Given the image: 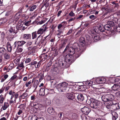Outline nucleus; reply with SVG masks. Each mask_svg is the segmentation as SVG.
Segmentation results:
<instances>
[{
  "label": "nucleus",
  "mask_w": 120,
  "mask_h": 120,
  "mask_svg": "<svg viewBox=\"0 0 120 120\" xmlns=\"http://www.w3.org/2000/svg\"><path fill=\"white\" fill-rule=\"evenodd\" d=\"M79 41V45L78 44L75 43L74 44L75 45L74 46V47L69 48L68 51V52L70 53V54H68L65 56H64V57L62 58V61H60V64H62V68H66L68 67V66L67 64V62H71L73 61V57L72 55L75 52L77 55H78V56H75L76 57H78L80 56L82 51H81V49L82 48L81 47L84 46L86 44L84 39L83 38H81Z\"/></svg>",
  "instance_id": "obj_1"
},
{
  "label": "nucleus",
  "mask_w": 120,
  "mask_h": 120,
  "mask_svg": "<svg viewBox=\"0 0 120 120\" xmlns=\"http://www.w3.org/2000/svg\"><path fill=\"white\" fill-rule=\"evenodd\" d=\"M90 107L93 110L98 109L99 108L100 102L94 99L91 98Z\"/></svg>",
  "instance_id": "obj_2"
},
{
  "label": "nucleus",
  "mask_w": 120,
  "mask_h": 120,
  "mask_svg": "<svg viewBox=\"0 0 120 120\" xmlns=\"http://www.w3.org/2000/svg\"><path fill=\"white\" fill-rule=\"evenodd\" d=\"M106 107L108 111H110L113 110V109H119V107L118 104L117 103L115 104L112 103L111 104L108 103L106 105Z\"/></svg>",
  "instance_id": "obj_3"
},
{
  "label": "nucleus",
  "mask_w": 120,
  "mask_h": 120,
  "mask_svg": "<svg viewBox=\"0 0 120 120\" xmlns=\"http://www.w3.org/2000/svg\"><path fill=\"white\" fill-rule=\"evenodd\" d=\"M44 42V40L43 39V36L41 35H39L37 38L34 41V44L35 45H39L41 44Z\"/></svg>",
  "instance_id": "obj_4"
},
{
  "label": "nucleus",
  "mask_w": 120,
  "mask_h": 120,
  "mask_svg": "<svg viewBox=\"0 0 120 120\" xmlns=\"http://www.w3.org/2000/svg\"><path fill=\"white\" fill-rule=\"evenodd\" d=\"M17 27H11L8 30L9 34L13 36L15 35L17 33Z\"/></svg>",
  "instance_id": "obj_5"
},
{
  "label": "nucleus",
  "mask_w": 120,
  "mask_h": 120,
  "mask_svg": "<svg viewBox=\"0 0 120 120\" xmlns=\"http://www.w3.org/2000/svg\"><path fill=\"white\" fill-rule=\"evenodd\" d=\"M90 110L87 107H84L81 109V111L83 113L86 115H88L90 111Z\"/></svg>",
  "instance_id": "obj_6"
},
{
  "label": "nucleus",
  "mask_w": 120,
  "mask_h": 120,
  "mask_svg": "<svg viewBox=\"0 0 120 120\" xmlns=\"http://www.w3.org/2000/svg\"><path fill=\"white\" fill-rule=\"evenodd\" d=\"M102 9L105 10V12L104 14V15L105 16L109 14V13L110 11H112L111 10L110 8L109 7L106 8L105 7H104L102 8Z\"/></svg>",
  "instance_id": "obj_7"
},
{
  "label": "nucleus",
  "mask_w": 120,
  "mask_h": 120,
  "mask_svg": "<svg viewBox=\"0 0 120 120\" xmlns=\"http://www.w3.org/2000/svg\"><path fill=\"white\" fill-rule=\"evenodd\" d=\"M95 81L96 82H105L106 81V79L104 77H98L96 79Z\"/></svg>",
  "instance_id": "obj_8"
},
{
  "label": "nucleus",
  "mask_w": 120,
  "mask_h": 120,
  "mask_svg": "<svg viewBox=\"0 0 120 120\" xmlns=\"http://www.w3.org/2000/svg\"><path fill=\"white\" fill-rule=\"evenodd\" d=\"M66 96L68 99L72 100L74 101L75 100V96L72 94L67 93L66 94Z\"/></svg>",
  "instance_id": "obj_9"
},
{
  "label": "nucleus",
  "mask_w": 120,
  "mask_h": 120,
  "mask_svg": "<svg viewBox=\"0 0 120 120\" xmlns=\"http://www.w3.org/2000/svg\"><path fill=\"white\" fill-rule=\"evenodd\" d=\"M120 87V85H119L118 83L114 84V85L112 87V90H117Z\"/></svg>",
  "instance_id": "obj_10"
},
{
  "label": "nucleus",
  "mask_w": 120,
  "mask_h": 120,
  "mask_svg": "<svg viewBox=\"0 0 120 120\" xmlns=\"http://www.w3.org/2000/svg\"><path fill=\"white\" fill-rule=\"evenodd\" d=\"M17 43L18 47H22L26 42L23 41H16Z\"/></svg>",
  "instance_id": "obj_11"
},
{
  "label": "nucleus",
  "mask_w": 120,
  "mask_h": 120,
  "mask_svg": "<svg viewBox=\"0 0 120 120\" xmlns=\"http://www.w3.org/2000/svg\"><path fill=\"white\" fill-rule=\"evenodd\" d=\"M112 119L113 120H115L118 117V115L116 112H112Z\"/></svg>",
  "instance_id": "obj_12"
},
{
  "label": "nucleus",
  "mask_w": 120,
  "mask_h": 120,
  "mask_svg": "<svg viewBox=\"0 0 120 120\" xmlns=\"http://www.w3.org/2000/svg\"><path fill=\"white\" fill-rule=\"evenodd\" d=\"M45 89L44 88H41L39 91V95L41 96H43L45 94Z\"/></svg>",
  "instance_id": "obj_13"
},
{
  "label": "nucleus",
  "mask_w": 120,
  "mask_h": 120,
  "mask_svg": "<svg viewBox=\"0 0 120 120\" xmlns=\"http://www.w3.org/2000/svg\"><path fill=\"white\" fill-rule=\"evenodd\" d=\"M107 96L108 101H112L114 99V96L112 95L111 94H108Z\"/></svg>",
  "instance_id": "obj_14"
},
{
  "label": "nucleus",
  "mask_w": 120,
  "mask_h": 120,
  "mask_svg": "<svg viewBox=\"0 0 120 120\" xmlns=\"http://www.w3.org/2000/svg\"><path fill=\"white\" fill-rule=\"evenodd\" d=\"M60 67L58 68L57 67H54L53 69V72H55L56 73H55V74H57L60 73Z\"/></svg>",
  "instance_id": "obj_15"
},
{
  "label": "nucleus",
  "mask_w": 120,
  "mask_h": 120,
  "mask_svg": "<svg viewBox=\"0 0 120 120\" xmlns=\"http://www.w3.org/2000/svg\"><path fill=\"white\" fill-rule=\"evenodd\" d=\"M17 76L16 75H14L12 77H11V79L9 80L10 81L9 82H15L16 80V78Z\"/></svg>",
  "instance_id": "obj_16"
},
{
  "label": "nucleus",
  "mask_w": 120,
  "mask_h": 120,
  "mask_svg": "<svg viewBox=\"0 0 120 120\" xmlns=\"http://www.w3.org/2000/svg\"><path fill=\"white\" fill-rule=\"evenodd\" d=\"M23 37L25 39H29L31 38V35L30 34H25L23 35Z\"/></svg>",
  "instance_id": "obj_17"
},
{
  "label": "nucleus",
  "mask_w": 120,
  "mask_h": 120,
  "mask_svg": "<svg viewBox=\"0 0 120 120\" xmlns=\"http://www.w3.org/2000/svg\"><path fill=\"white\" fill-rule=\"evenodd\" d=\"M9 106V104L8 102H5L2 108L3 109V110H5Z\"/></svg>",
  "instance_id": "obj_18"
},
{
  "label": "nucleus",
  "mask_w": 120,
  "mask_h": 120,
  "mask_svg": "<svg viewBox=\"0 0 120 120\" xmlns=\"http://www.w3.org/2000/svg\"><path fill=\"white\" fill-rule=\"evenodd\" d=\"M77 99L78 100L80 101H82L84 100V97L82 94H79L77 97Z\"/></svg>",
  "instance_id": "obj_19"
},
{
  "label": "nucleus",
  "mask_w": 120,
  "mask_h": 120,
  "mask_svg": "<svg viewBox=\"0 0 120 120\" xmlns=\"http://www.w3.org/2000/svg\"><path fill=\"white\" fill-rule=\"evenodd\" d=\"M37 77L38 78L39 82H41V81L44 78L43 74H39L38 76Z\"/></svg>",
  "instance_id": "obj_20"
},
{
  "label": "nucleus",
  "mask_w": 120,
  "mask_h": 120,
  "mask_svg": "<svg viewBox=\"0 0 120 120\" xmlns=\"http://www.w3.org/2000/svg\"><path fill=\"white\" fill-rule=\"evenodd\" d=\"M101 99L102 101H104L105 102L108 101L107 94L102 96L101 97Z\"/></svg>",
  "instance_id": "obj_21"
},
{
  "label": "nucleus",
  "mask_w": 120,
  "mask_h": 120,
  "mask_svg": "<svg viewBox=\"0 0 120 120\" xmlns=\"http://www.w3.org/2000/svg\"><path fill=\"white\" fill-rule=\"evenodd\" d=\"M37 33L38 34H43L45 33L42 27L38 30Z\"/></svg>",
  "instance_id": "obj_22"
},
{
  "label": "nucleus",
  "mask_w": 120,
  "mask_h": 120,
  "mask_svg": "<svg viewBox=\"0 0 120 120\" xmlns=\"http://www.w3.org/2000/svg\"><path fill=\"white\" fill-rule=\"evenodd\" d=\"M7 47L8 51L9 52L11 51L12 48L11 45L10 43L8 42L7 45Z\"/></svg>",
  "instance_id": "obj_23"
},
{
  "label": "nucleus",
  "mask_w": 120,
  "mask_h": 120,
  "mask_svg": "<svg viewBox=\"0 0 120 120\" xmlns=\"http://www.w3.org/2000/svg\"><path fill=\"white\" fill-rule=\"evenodd\" d=\"M105 30H110L111 29V27L108 24L104 26Z\"/></svg>",
  "instance_id": "obj_24"
},
{
  "label": "nucleus",
  "mask_w": 120,
  "mask_h": 120,
  "mask_svg": "<svg viewBox=\"0 0 120 120\" xmlns=\"http://www.w3.org/2000/svg\"><path fill=\"white\" fill-rule=\"evenodd\" d=\"M98 30L99 31V33L100 32H103L104 31L105 29L104 28V26L103 27L102 25H100L98 27Z\"/></svg>",
  "instance_id": "obj_25"
},
{
  "label": "nucleus",
  "mask_w": 120,
  "mask_h": 120,
  "mask_svg": "<svg viewBox=\"0 0 120 120\" xmlns=\"http://www.w3.org/2000/svg\"><path fill=\"white\" fill-rule=\"evenodd\" d=\"M67 83V84H66V85L67 84V85L69 86V88H74V87H75L76 86V84H73V83Z\"/></svg>",
  "instance_id": "obj_26"
},
{
  "label": "nucleus",
  "mask_w": 120,
  "mask_h": 120,
  "mask_svg": "<svg viewBox=\"0 0 120 120\" xmlns=\"http://www.w3.org/2000/svg\"><path fill=\"white\" fill-rule=\"evenodd\" d=\"M93 30L95 32V33H99V31L98 30V27L97 26H95L93 28Z\"/></svg>",
  "instance_id": "obj_27"
},
{
  "label": "nucleus",
  "mask_w": 120,
  "mask_h": 120,
  "mask_svg": "<svg viewBox=\"0 0 120 120\" xmlns=\"http://www.w3.org/2000/svg\"><path fill=\"white\" fill-rule=\"evenodd\" d=\"M26 107V104H23L20 105L18 107V108H19L20 109L22 110L24 109Z\"/></svg>",
  "instance_id": "obj_28"
},
{
  "label": "nucleus",
  "mask_w": 120,
  "mask_h": 120,
  "mask_svg": "<svg viewBox=\"0 0 120 120\" xmlns=\"http://www.w3.org/2000/svg\"><path fill=\"white\" fill-rule=\"evenodd\" d=\"M32 39H34L37 38V35L36 31H35L32 33Z\"/></svg>",
  "instance_id": "obj_29"
},
{
  "label": "nucleus",
  "mask_w": 120,
  "mask_h": 120,
  "mask_svg": "<svg viewBox=\"0 0 120 120\" xmlns=\"http://www.w3.org/2000/svg\"><path fill=\"white\" fill-rule=\"evenodd\" d=\"M58 28L59 29L56 32V34L57 35L58 38H59V36L60 34V31L59 29L60 28V24H59L58 26Z\"/></svg>",
  "instance_id": "obj_30"
},
{
  "label": "nucleus",
  "mask_w": 120,
  "mask_h": 120,
  "mask_svg": "<svg viewBox=\"0 0 120 120\" xmlns=\"http://www.w3.org/2000/svg\"><path fill=\"white\" fill-rule=\"evenodd\" d=\"M47 111L49 113L51 114L53 111V109L52 107H49L48 108Z\"/></svg>",
  "instance_id": "obj_31"
},
{
  "label": "nucleus",
  "mask_w": 120,
  "mask_h": 120,
  "mask_svg": "<svg viewBox=\"0 0 120 120\" xmlns=\"http://www.w3.org/2000/svg\"><path fill=\"white\" fill-rule=\"evenodd\" d=\"M36 109H41L42 108V105L40 104H38L36 105Z\"/></svg>",
  "instance_id": "obj_32"
},
{
  "label": "nucleus",
  "mask_w": 120,
  "mask_h": 120,
  "mask_svg": "<svg viewBox=\"0 0 120 120\" xmlns=\"http://www.w3.org/2000/svg\"><path fill=\"white\" fill-rule=\"evenodd\" d=\"M4 96L2 94L0 96V103L1 104L3 102V101L4 99Z\"/></svg>",
  "instance_id": "obj_33"
},
{
  "label": "nucleus",
  "mask_w": 120,
  "mask_h": 120,
  "mask_svg": "<svg viewBox=\"0 0 120 120\" xmlns=\"http://www.w3.org/2000/svg\"><path fill=\"white\" fill-rule=\"evenodd\" d=\"M20 47L17 46L16 49H17V52H22L23 50L22 48Z\"/></svg>",
  "instance_id": "obj_34"
},
{
  "label": "nucleus",
  "mask_w": 120,
  "mask_h": 120,
  "mask_svg": "<svg viewBox=\"0 0 120 120\" xmlns=\"http://www.w3.org/2000/svg\"><path fill=\"white\" fill-rule=\"evenodd\" d=\"M14 64L13 63H11L8 67V71H9L12 69L14 67Z\"/></svg>",
  "instance_id": "obj_35"
},
{
  "label": "nucleus",
  "mask_w": 120,
  "mask_h": 120,
  "mask_svg": "<svg viewBox=\"0 0 120 120\" xmlns=\"http://www.w3.org/2000/svg\"><path fill=\"white\" fill-rule=\"evenodd\" d=\"M6 51L5 48L3 47L0 48V53H4Z\"/></svg>",
  "instance_id": "obj_36"
},
{
  "label": "nucleus",
  "mask_w": 120,
  "mask_h": 120,
  "mask_svg": "<svg viewBox=\"0 0 120 120\" xmlns=\"http://www.w3.org/2000/svg\"><path fill=\"white\" fill-rule=\"evenodd\" d=\"M100 39L99 36L97 35L94 36V40L95 41H97L99 40Z\"/></svg>",
  "instance_id": "obj_37"
},
{
  "label": "nucleus",
  "mask_w": 120,
  "mask_h": 120,
  "mask_svg": "<svg viewBox=\"0 0 120 120\" xmlns=\"http://www.w3.org/2000/svg\"><path fill=\"white\" fill-rule=\"evenodd\" d=\"M45 22V20H41V21L37 22V25H41L44 23Z\"/></svg>",
  "instance_id": "obj_38"
},
{
  "label": "nucleus",
  "mask_w": 120,
  "mask_h": 120,
  "mask_svg": "<svg viewBox=\"0 0 120 120\" xmlns=\"http://www.w3.org/2000/svg\"><path fill=\"white\" fill-rule=\"evenodd\" d=\"M47 23L46 24H45L44 25H43L42 27L43 28V30L44 32V33L45 32L47 31V30L48 29V27H47L46 26V25H47Z\"/></svg>",
  "instance_id": "obj_39"
},
{
  "label": "nucleus",
  "mask_w": 120,
  "mask_h": 120,
  "mask_svg": "<svg viewBox=\"0 0 120 120\" xmlns=\"http://www.w3.org/2000/svg\"><path fill=\"white\" fill-rule=\"evenodd\" d=\"M37 7L36 5H34L32 6L29 9L30 11H33Z\"/></svg>",
  "instance_id": "obj_40"
},
{
  "label": "nucleus",
  "mask_w": 120,
  "mask_h": 120,
  "mask_svg": "<svg viewBox=\"0 0 120 120\" xmlns=\"http://www.w3.org/2000/svg\"><path fill=\"white\" fill-rule=\"evenodd\" d=\"M107 24L110 25L111 27L113 26L114 25L113 22L110 21H108L107 22Z\"/></svg>",
  "instance_id": "obj_41"
},
{
  "label": "nucleus",
  "mask_w": 120,
  "mask_h": 120,
  "mask_svg": "<svg viewBox=\"0 0 120 120\" xmlns=\"http://www.w3.org/2000/svg\"><path fill=\"white\" fill-rule=\"evenodd\" d=\"M41 63V60H40L39 62H37V64H38L37 65L36 64H35V66L36 68H39Z\"/></svg>",
  "instance_id": "obj_42"
},
{
  "label": "nucleus",
  "mask_w": 120,
  "mask_h": 120,
  "mask_svg": "<svg viewBox=\"0 0 120 120\" xmlns=\"http://www.w3.org/2000/svg\"><path fill=\"white\" fill-rule=\"evenodd\" d=\"M28 95L27 94L25 93L23 94L21 96V97L22 99H24Z\"/></svg>",
  "instance_id": "obj_43"
},
{
  "label": "nucleus",
  "mask_w": 120,
  "mask_h": 120,
  "mask_svg": "<svg viewBox=\"0 0 120 120\" xmlns=\"http://www.w3.org/2000/svg\"><path fill=\"white\" fill-rule=\"evenodd\" d=\"M91 98L90 100H87L86 101V104L88 105H89L90 107V105L91 102Z\"/></svg>",
  "instance_id": "obj_44"
},
{
  "label": "nucleus",
  "mask_w": 120,
  "mask_h": 120,
  "mask_svg": "<svg viewBox=\"0 0 120 120\" xmlns=\"http://www.w3.org/2000/svg\"><path fill=\"white\" fill-rule=\"evenodd\" d=\"M4 58L6 59H8L9 58L10 56L7 53H5L4 55Z\"/></svg>",
  "instance_id": "obj_45"
},
{
  "label": "nucleus",
  "mask_w": 120,
  "mask_h": 120,
  "mask_svg": "<svg viewBox=\"0 0 120 120\" xmlns=\"http://www.w3.org/2000/svg\"><path fill=\"white\" fill-rule=\"evenodd\" d=\"M31 20H30L29 21H27L26 22L24 23V25L26 26H29L31 24Z\"/></svg>",
  "instance_id": "obj_46"
},
{
  "label": "nucleus",
  "mask_w": 120,
  "mask_h": 120,
  "mask_svg": "<svg viewBox=\"0 0 120 120\" xmlns=\"http://www.w3.org/2000/svg\"><path fill=\"white\" fill-rule=\"evenodd\" d=\"M34 41H28L26 43V45L27 46H29L31 45L32 43H34Z\"/></svg>",
  "instance_id": "obj_47"
},
{
  "label": "nucleus",
  "mask_w": 120,
  "mask_h": 120,
  "mask_svg": "<svg viewBox=\"0 0 120 120\" xmlns=\"http://www.w3.org/2000/svg\"><path fill=\"white\" fill-rule=\"evenodd\" d=\"M116 15L118 16L120 15V10L117 11L116 13H114L113 14V16H115Z\"/></svg>",
  "instance_id": "obj_48"
},
{
  "label": "nucleus",
  "mask_w": 120,
  "mask_h": 120,
  "mask_svg": "<svg viewBox=\"0 0 120 120\" xmlns=\"http://www.w3.org/2000/svg\"><path fill=\"white\" fill-rule=\"evenodd\" d=\"M37 62L36 61H34L31 62V63L29 64V65L30 66H32L33 65H35V64H37Z\"/></svg>",
  "instance_id": "obj_49"
},
{
  "label": "nucleus",
  "mask_w": 120,
  "mask_h": 120,
  "mask_svg": "<svg viewBox=\"0 0 120 120\" xmlns=\"http://www.w3.org/2000/svg\"><path fill=\"white\" fill-rule=\"evenodd\" d=\"M37 117L36 116L34 115L31 118V120H37Z\"/></svg>",
  "instance_id": "obj_50"
},
{
  "label": "nucleus",
  "mask_w": 120,
  "mask_h": 120,
  "mask_svg": "<svg viewBox=\"0 0 120 120\" xmlns=\"http://www.w3.org/2000/svg\"><path fill=\"white\" fill-rule=\"evenodd\" d=\"M38 84L37 83H34L33 85V86L34 88V90H35L37 88L38 86Z\"/></svg>",
  "instance_id": "obj_51"
},
{
  "label": "nucleus",
  "mask_w": 120,
  "mask_h": 120,
  "mask_svg": "<svg viewBox=\"0 0 120 120\" xmlns=\"http://www.w3.org/2000/svg\"><path fill=\"white\" fill-rule=\"evenodd\" d=\"M115 82H120V78H116L115 80Z\"/></svg>",
  "instance_id": "obj_52"
},
{
  "label": "nucleus",
  "mask_w": 120,
  "mask_h": 120,
  "mask_svg": "<svg viewBox=\"0 0 120 120\" xmlns=\"http://www.w3.org/2000/svg\"><path fill=\"white\" fill-rule=\"evenodd\" d=\"M60 64L59 62L56 63L55 64L54 67H57L58 68L60 67Z\"/></svg>",
  "instance_id": "obj_53"
},
{
  "label": "nucleus",
  "mask_w": 120,
  "mask_h": 120,
  "mask_svg": "<svg viewBox=\"0 0 120 120\" xmlns=\"http://www.w3.org/2000/svg\"><path fill=\"white\" fill-rule=\"evenodd\" d=\"M17 44V43L16 41H15L12 46V47L13 49H15V48L16 47Z\"/></svg>",
  "instance_id": "obj_54"
},
{
  "label": "nucleus",
  "mask_w": 120,
  "mask_h": 120,
  "mask_svg": "<svg viewBox=\"0 0 120 120\" xmlns=\"http://www.w3.org/2000/svg\"><path fill=\"white\" fill-rule=\"evenodd\" d=\"M60 83L58 84L57 86H56V88L57 90L58 91H59L60 90Z\"/></svg>",
  "instance_id": "obj_55"
},
{
  "label": "nucleus",
  "mask_w": 120,
  "mask_h": 120,
  "mask_svg": "<svg viewBox=\"0 0 120 120\" xmlns=\"http://www.w3.org/2000/svg\"><path fill=\"white\" fill-rule=\"evenodd\" d=\"M23 112L22 110L21 109H19L18 112L17 114L18 115H20Z\"/></svg>",
  "instance_id": "obj_56"
},
{
  "label": "nucleus",
  "mask_w": 120,
  "mask_h": 120,
  "mask_svg": "<svg viewBox=\"0 0 120 120\" xmlns=\"http://www.w3.org/2000/svg\"><path fill=\"white\" fill-rule=\"evenodd\" d=\"M16 94V93L15 92H13V93L11 94L12 96L11 97V99L12 100L13 98L14 97L15 95Z\"/></svg>",
  "instance_id": "obj_57"
},
{
  "label": "nucleus",
  "mask_w": 120,
  "mask_h": 120,
  "mask_svg": "<svg viewBox=\"0 0 120 120\" xmlns=\"http://www.w3.org/2000/svg\"><path fill=\"white\" fill-rule=\"evenodd\" d=\"M30 58H28L26 59V61H25V62L26 63H27L30 62Z\"/></svg>",
  "instance_id": "obj_58"
},
{
  "label": "nucleus",
  "mask_w": 120,
  "mask_h": 120,
  "mask_svg": "<svg viewBox=\"0 0 120 120\" xmlns=\"http://www.w3.org/2000/svg\"><path fill=\"white\" fill-rule=\"evenodd\" d=\"M62 26V25L61 24H60V28H61V29H61V30H60L61 31H60V34H61V33H63V30H64V27Z\"/></svg>",
  "instance_id": "obj_59"
},
{
  "label": "nucleus",
  "mask_w": 120,
  "mask_h": 120,
  "mask_svg": "<svg viewBox=\"0 0 120 120\" xmlns=\"http://www.w3.org/2000/svg\"><path fill=\"white\" fill-rule=\"evenodd\" d=\"M75 14L72 11H71L69 13V15L71 16H74L75 15Z\"/></svg>",
  "instance_id": "obj_60"
},
{
  "label": "nucleus",
  "mask_w": 120,
  "mask_h": 120,
  "mask_svg": "<svg viewBox=\"0 0 120 120\" xmlns=\"http://www.w3.org/2000/svg\"><path fill=\"white\" fill-rule=\"evenodd\" d=\"M117 97H120V91H118L115 93Z\"/></svg>",
  "instance_id": "obj_61"
},
{
  "label": "nucleus",
  "mask_w": 120,
  "mask_h": 120,
  "mask_svg": "<svg viewBox=\"0 0 120 120\" xmlns=\"http://www.w3.org/2000/svg\"><path fill=\"white\" fill-rule=\"evenodd\" d=\"M95 17H96L94 15H91L89 17V18L90 19H93L95 18Z\"/></svg>",
  "instance_id": "obj_62"
},
{
  "label": "nucleus",
  "mask_w": 120,
  "mask_h": 120,
  "mask_svg": "<svg viewBox=\"0 0 120 120\" xmlns=\"http://www.w3.org/2000/svg\"><path fill=\"white\" fill-rule=\"evenodd\" d=\"M5 36V34L4 32H2V33L1 34V38H2L3 39Z\"/></svg>",
  "instance_id": "obj_63"
},
{
  "label": "nucleus",
  "mask_w": 120,
  "mask_h": 120,
  "mask_svg": "<svg viewBox=\"0 0 120 120\" xmlns=\"http://www.w3.org/2000/svg\"><path fill=\"white\" fill-rule=\"evenodd\" d=\"M49 2H46L45 4H44L45 6V7L46 8H47L48 7L49 5Z\"/></svg>",
  "instance_id": "obj_64"
}]
</instances>
